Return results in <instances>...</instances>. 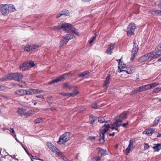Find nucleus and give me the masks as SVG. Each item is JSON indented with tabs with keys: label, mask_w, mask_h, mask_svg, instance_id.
<instances>
[{
	"label": "nucleus",
	"mask_w": 161,
	"mask_h": 161,
	"mask_svg": "<svg viewBox=\"0 0 161 161\" xmlns=\"http://www.w3.org/2000/svg\"><path fill=\"white\" fill-rule=\"evenodd\" d=\"M6 75L7 80H14L19 81H20L23 77V75L21 73H15L8 74Z\"/></svg>",
	"instance_id": "obj_1"
},
{
	"label": "nucleus",
	"mask_w": 161,
	"mask_h": 161,
	"mask_svg": "<svg viewBox=\"0 0 161 161\" xmlns=\"http://www.w3.org/2000/svg\"><path fill=\"white\" fill-rule=\"evenodd\" d=\"M70 132H66L60 136L57 143L59 144H64L70 139Z\"/></svg>",
	"instance_id": "obj_2"
},
{
	"label": "nucleus",
	"mask_w": 161,
	"mask_h": 161,
	"mask_svg": "<svg viewBox=\"0 0 161 161\" xmlns=\"http://www.w3.org/2000/svg\"><path fill=\"white\" fill-rule=\"evenodd\" d=\"M74 36V34L71 35L70 34H68L63 36L60 42L59 46L61 47L66 45L69 40L72 39Z\"/></svg>",
	"instance_id": "obj_3"
},
{
	"label": "nucleus",
	"mask_w": 161,
	"mask_h": 161,
	"mask_svg": "<svg viewBox=\"0 0 161 161\" xmlns=\"http://www.w3.org/2000/svg\"><path fill=\"white\" fill-rule=\"evenodd\" d=\"M35 65V64L33 61L29 60L23 63L20 65L19 67L21 69L24 71L33 67Z\"/></svg>",
	"instance_id": "obj_4"
},
{
	"label": "nucleus",
	"mask_w": 161,
	"mask_h": 161,
	"mask_svg": "<svg viewBox=\"0 0 161 161\" xmlns=\"http://www.w3.org/2000/svg\"><path fill=\"white\" fill-rule=\"evenodd\" d=\"M72 75V74H70V73L64 74L59 77H57L56 79L52 80L51 81L49 82L48 84H51L53 83L61 81L63 80H64L69 76H71Z\"/></svg>",
	"instance_id": "obj_5"
},
{
	"label": "nucleus",
	"mask_w": 161,
	"mask_h": 161,
	"mask_svg": "<svg viewBox=\"0 0 161 161\" xmlns=\"http://www.w3.org/2000/svg\"><path fill=\"white\" fill-rule=\"evenodd\" d=\"M136 26L134 23H131L128 26L127 29V33L128 36L134 35Z\"/></svg>",
	"instance_id": "obj_6"
},
{
	"label": "nucleus",
	"mask_w": 161,
	"mask_h": 161,
	"mask_svg": "<svg viewBox=\"0 0 161 161\" xmlns=\"http://www.w3.org/2000/svg\"><path fill=\"white\" fill-rule=\"evenodd\" d=\"M0 11L3 16H6L9 12L8 4H0Z\"/></svg>",
	"instance_id": "obj_7"
},
{
	"label": "nucleus",
	"mask_w": 161,
	"mask_h": 161,
	"mask_svg": "<svg viewBox=\"0 0 161 161\" xmlns=\"http://www.w3.org/2000/svg\"><path fill=\"white\" fill-rule=\"evenodd\" d=\"M133 43L134 45L132 51L131 57L130 58L131 60H133L134 58L137 54L139 49L138 44L136 43V41L135 40L134 41Z\"/></svg>",
	"instance_id": "obj_8"
},
{
	"label": "nucleus",
	"mask_w": 161,
	"mask_h": 161,
	"mask_svg": "<svg viewBox=\"0 0 161 161\" xmlns=\"http://www.w3.org/2000/svg\"><path fill=\"white\" fill-rule=\"evenodd\" d=\"M66 24L68 25H67V27H65V31L67 32L71 31L76 35L77 36L79 35V32L75 28L73 27L71 24L68 23H66Z\"/></svg>",
	"instance_id": "obj_9"
},
{
	"label": "nucleus",
	"mask_w": 161,
	"mask_h": 161,
	"mask_svg": "<svg viewBox=\"0 0 161 161\" xmlns=\"http://www.w3.org/2000/svg\"><path fill=\"white\" fill-rule=\"evenodd\" d=\"M67 24H66V23H62L60 26L58 25L53 26L52 27H51V30L52 31H59L61 29H62L64 31H65V27H67Z\"/></svg>",
	"instance_id": "obj_10"
},
{
	"label": "nucleus",
	"mask_w": 161,
	"mask_h": 161,
	"mask_svg": "<svg viewBox=\"0 0 161 161\" xmlns=\"http://www.w3.org/2000/svg\"><path fill=\"white\" fill-rule=\"evenodd\" d=\"M159 54H156V53L154 52L149 53L147 54L148 61H151L159 57Z\"/></svg>",
	"instance_id": "obj_11"
},
{
	"label": "nucleus",
	"mask_w": 161,
	"mask_h": 161,
	"mask_svg": "<svg viewBox=\"0 0 161 161\" xmlns=\"http://www.w3.org/2000/svg\"><path fill=\"white\" fill-rule=\"evenodd\" d=\"M108 130V129L104 128L102 130L101 132L99 133L100 138L99 140V141L101 143H103L104 142L105 134Z\"/></svg>",
	"instance_id": "obj_12"
},
{
	"label": "nucleus",
	"mask_w": 161,
	"mask_h": 161,
	"mask_svg": "<svg viewBox=\"0 0 161 161\" xmlns=\"http://www.w3.org/2000/svg\"><path fill=\"white\" fill-rule=\"evenodd\" d=\"M39 45H28L24 47V50L26 51H30L37 48L39 47Z\"/></svg>",
	"instance_id": "obj_13"
},
{
	"label": "nucleus",
	"mask_w": 161,
	"mask_h": 161,
	"mask_svg": "<svg viewBox=\"0 0 161 161\" xmlns=\"http://www.w3.org/2000/svg\"><path fill=\"white\" fill-rule=\"evenodd\" d=\"M47 145L52 152L56 153H58V149L54 146L51 142H47Z\"/></svg>",
	"instance_id": "obj_14"
},
{
	"label": "nucleus",
	"mask_w": 161,
	"mask_h": 161,
	"mask_svg": "<svg viewBox=\"0 0 161 161\" xmlns=\"http://www.w3.org/2000/svg\"><path fill=\"white\" fill-rule=\"evenodd\" d=\"M15 93L20 96H23L25 95H28V91L24 89H19L17 90L15 92Z\"/></svg>",
	"instance_id": "obj_15"
},
{
	"label": "nucleus",
	"mask_w": 161,
	"mask_h": 161,
	"mask_svg": "<svg viewBox=\"0 0 161 161\" xmlns=\"http://www.w3.org/2000/svg\"><path fill=\"white\" fill-rule=\"evenodd\" d=\"M149 13L153 15L161 16V11L156 9H150Z\"/></svg>",
	"instance_id": "obj_16"
},
{
	"label": "nucleus",
	"mask_w": 161,
	"mask_h": 161,
	"mask_svg": "<svg viewBox=\"0 0 161 161\" xmlns=\"http://www.w3.org/2000/svg\"><path fill=\"white\" fill-rule=\"evenodd\" d=\"M69 14V11L68 10L65 9L61 11L57 16V18H58L61 16L64 15V16L68 15Z\"/></svg>",
	"instance_id": "obj_17"
},
{
	"label": "nucleus",
	"mask_w": 161,
	"mask_h": 161,
	"mask_svg": "<svg viewBox=\"0 0 161 161\" xmlns=\"http://www.w3.org/2000/svg\"><path fill=\"white\" fill-rule=\"evenodd\" d=\"M155 130L154 129H146L143 132V134L148 136H151L154 132Z\"/></svg>",
	"instance_id": "obj_18"
},
{
	"label": "nucleus",
	"mask_w": 161,
	"mask_h": 161,
	"mask_svg": "<svg viewBox=\"0 0 161 161\" xmlns=\"http://www.w3.org/2000/svg\"><path fill=\"white\" fill-rule=\"evenodd\" d=\"M110 79V75H108L106 77V79L104 81V84L103 86V87L106 90L107 89L108 85L109 83V80Z\"/></svg>",
	"instance_id": "obj_19"
},
{
	"label": "nucleus",
	"mask_w": 161,
	"mask_h": 161,
	"mask_svg": "<svg viewBox=\"0 0 161 161\" xmlns=\"http://www.w3.org/2000/svg\"><path fill=\"white\" fill-rule=\"evenodd\" d=\"M89 73H90L88 71H84L79 74L78 76L79 77H86L89 76Z\"/></svg>",
	"instance_id": "obj_20"
},
{
	"label": "nucleus",
	"mask_w": 161,
	"mask_h": 161,
	"mask_svg": "<svg viewBox=\"0 0 161 161\" xmlns=\"http://www.w3.org/2000/svg\"><path fill=\"white\" fill-rule=\"evenodd\" d=\"M39 110L38 109H35L33 110H30L25 113V115L28 116H30V115L34 114L35 113H36L39 111Z\"/></svg>",
	"instance_id": "obj_21"
},
{
	"label": "nucleus",
	"mask_w": 161,
	"mask_h": 161,
	"mask_svg": "<svg viewBox=\"0 0 161 161\" xmlns=\"http://www.w3.org/2000/svg\"><path fill=\"white\" fill-rule=\"evenodd\" d=\"M154 145L153 148L155 151L158 152L161 149V143L155 144Z\"/></svg>",
	"instance_id": "obj_22"
},
{
	"label": "nucleus",
	"mask_w": 161,
	"mask_h": 161,
	"mask_svg": "<svg viewBox=\"0 0 161 161\" xmlns=\"http://www.w3.org/2000/svg\"><path fill=\"white\" fill-rule=\"evenodd\" d=\"M114 47V45L113 44H110L108 49L106 50V52L108 54H111Z\"/></svg>",
	"instance_id": "obj_23"
},
{
	"label": "nucleus",
	"mask_w": 161,
	"mask_h": 161,
	"mask_svg": "<svg viewBox=\"0 0 161 161\" xmlns=\"http://www.w3.org/2000/svg\"><path fill=\"white\" fill-rule=\"evenodd\" d=\"M127 114L128 112L126 111L120 114L119 116V118H120V119L122 120L126 119L127 117Z\"/></svg>",
	"instance_id": "obj_24"
},
{
	"label": "nucleus",
	"mask_w": 161,
	"mask_h": 161,
	"mask_svg": "<svg viewBox=\"0 0 161 161\" xmlns=\"http://www.w3.org/2000/svg\"><path fill=\"white\" fill-rule=\"evenodd\" d=\"M38 89H31L28 91V95H31L37 93Z\"/></svg>",
	"instance_id": "obj_25"
},
{
	"label": "nucleus",
	"mask_w": 161,
	"mask_h": 161,
	"mask_svg": "<svg viewBox=\"0 0 161 161\" xmlns=\"http://www.w3.org/2000/svg\"><path fill=\"white\" fill-rule=\"evenodd\" d=\"M122 122V120L121 119H117L113 123V125L114 126H116L117 127H119L121 125Z\"/></svg>",
	"instance_id": "obj_26"
},
{
	"label": "nucleus",
	"mask_w": 161,
	"mask_h": 161,
	"mask_svg": "<svg viewBox=\"0 0 161 161\" xmlns=\"http://www.w3.org/2000/svg\"><path fill=\"white\" fill-rule=\"evenodd\" d=\"M98 154H100L102 157L104 156L107 154V152L104 149L102 148H100L98 152Z\"/></svg>",
	"instance_id": "obj_27"
},
{
	"label": "nucleus",
	"mask_w": 161,
	"mask_h": 161,
	"mask_svg": "<svg viewBox=\"0 0 161 161\" xmlns=\"http://www.w3.org/2000/svg\"><path fill=\"white\" fill-rule=\"evenodd\" d=\"M139 60L140 62H144L146 61H148V60L147 54L139 58Z\"/></svg>",
	"instance_id": "obj_28"
},
{
	"label": "nucleus",
	"mask_w": 161,
	"mask_h": 161,
	"mask_svg": "<svg viewBox=\"0 0 161 161\" xmlns=\"http://www.w3.org/2000/svg\"><path fill=\"white\" fill-rule=\"evenodd\" d=\"M119 66L118 68L119 69H123L125 68L126 65L124 64H123V63L120 60H119ZM119 61V60H118Z\"/></svg>",
	"instance_id": "obj_29"
},
{
	"label": "nucleus",
	"mask_w": 161,
	"mask_h": 161,
	"mask_svg": "<svg viewBox=\"0 0 161 161\" xmlns=\"http://www.w3.org/2000/svg\"><path fill=\"white\" fill-rule=\"evenodd\" d=\"M78 93V92L76 90H75L72 92L69 93V97H74L77 95Z\"/></svg>",
	"instance_id": "obj_30"
},
{
	"label": "nucleus",
	"mask_w": 161,
	"mask_h": 161,
	"mask_svg": "<svg viewBox=\"0 0 161 161\" xmlns=\"http://www.w3.org/2000/svg\"><path fill=\"white\" fill-rule=\"evenodd\" d=\"M8 7L9 11L14 12L16 10L15 8L13 5L12 4L8 5Z\"/></svg>",
	"instance_id": "obj_31"
},
{
	"label": "nucleus",
	"mask_w": 161,
	"mask_h": 161,
	"mask_svg": "<svg viewBox=\"0 0 161 161\" xmlns=\"http://www.w3.org/2000/svg\"><path fill=\"white\" fill-rule=\"evenodd\" d=\"M142 86L144 91L146 90H148L151 88V87H150V86L149 84L143 85Z\"/></svg>",
	"instance_id": "obj_32"
},
{
	"label": "nucleus",
	"mask_w": 161,
	"mask_h": 161,
	"mask_svg": "<svg viewBox=\"0 0 161 161\" xmlns=\"http://www.w3.org/2000/svg\"><path fill=\"white\" fill-rule=\"evenodd\" d=\"M160 118L161 117L160 116H158L155 118L153 122V125H154L156 126L158 125Z\"/></svg>",
	"instance_id": "obj_33"
},
{
	"label": "nucleus",
	"mask_w": 161,
	"mask_h": 161,
	"mask_svg": "<svg viewBox=\"0 0 161 161\" xmlns=\"http://www.w3.org/2000/svg\"><path fill=\"white\" fill-rule=\"evenodd\" d=\"M43 119L41 117L38 118L35 120V123L36 124L40 123L43 121Z\"/></svg>",
	"instance_id": "obj_34"
},
{
	"label": "nucleus",
	"mask_w": 161,
	"mask_h": 161,
	"mask_svg": "<svg viewBox=\"0 0 161 161\" xmlns=\"http://www.w3.org/2000/svg\"><path fill=\"white\" fill-rule=\"evenodd\" d=\"M99 117L98 118V120L99 122L101 123H103L104 122H105V119L104 117Z\"/></svg>",
	"instance_id": "obj_35"
},
{
	"label": "nucleus",
	"mask_w": 161,
	"mask_h": 161,
	"mask_svg": "<svg viewBox=\"0 0 161 161\" xmlns=\"http://www.w3.org/2000/svg\"><path fill=\"white\" fill-rule=\"evenodd\" d=\"M69 82L65 83H64L62 86V88H65L68 87L69 89L70 88V87L69 86Z\"/></svg>",
	"instance_id": "obj_36"
},
{
	"label": "nucleus",
	"mask_w": 161,
	"mask_h": 161,
	"mask_svg": "<svg viewBox=\"0 0 161 161\" xmlns=\"http://www.w3.org/2000/svg\"><path fill=\"white\" fill-rule=\"evenodd\" d=\"M135 143V141L134 140L132 139L130 140V143L129 145L131 147H134L133 145Z\"/></svg>",
	"instance_id": "obj_37"
},
{
	"label": "nucleus",
	"mask_w": 161,
	"mask_h": 161,
	"mask_svg": "<svg viewBox=\"0 0 161 161\" xmlns=\"http://www.w3.org/2000/svg\"><path fill=\"white\" fill-rule=\"evenodd\" d=\"M91 107L92 108L97 109L98 108V105L96 103H95L92 104Z\"/></svg>",
	"instance_id": "obj_38"
},
{
	"label": "nucleus",
	"mask_w": 161,
	"mask_h": 161,
	"mask_svg": "<svg viewBox=\"0 0 161 161\" xmlns=\"http://www.w3.org/2000/svg\"><path fill=\"white\" fill-rule=\"evenodd\" d=\"M131 147V146H130L129 145H128V146L126 148V150H125L126 154H128V153H130V151L131 149L130 148Z\"/></svg>",
	"instance_id": "obj_39"
},
{
	"label": "nucleus",
	"mask_w": 161,
	"mask_h": 161,
	"mask_svg": "<svg viewBox=\"0 0 161 161\" xmlns=\"http://www.w3.org/2000/svg\"><path fill=\"white\" fill-rule=\"evenodd\" d=\"M122 71H124L125 72H126V73H127L128 74H130L132 73V72L131 71L129 70L128 69H127V70H122L121 69H120L119 72H121Z\"/></svg>",
	"instance_id": "obj_40"
},
{
	"label": "nucleus",
	"mask_w": 161,
	"mask_h": 161,
	"mask_svg": "<svg viewBox=\"0 0 161 161\" xmlns=\"http://www.w3.org/2000/svg\"><path fill=\"white\" fill-rule=\"evenodd\" d=\"M7 80L6 75L0 79V82H2Z\"/></svg>",
	"instance_id": "obj_41"
},
{
	"label": "nucleus",
	"mask_w": 161,
	"mask_h": 161,
	"mask_svg": "<svg viewBox=\"0 0 161 161\" xmlns=\"http://www.w3.org/2000/svg\"><path fill=\"white\" fill-rule=\"evenodd\" d=\"M160 90V88L159 87H157L156 88L154 89L153 91V93H156L157 92H159Z\"/></svg>",
	"instance_id": "obj_42"
},
{
	"label": "nucleus",
	"mask_w": 161,
	"mask_h": 161,
	"mask_svg": "<svg viewBox=\"0 0 161 161\" xmlns=\"http://www.w3.org/2000/svg\"><path fill=\"white\" fill-rule=\"evenodd\" d=\"M149 85H150V87H151L152 88L158 85V84L156 83H153L151 84H149Z\"/></svg>",
	"instance_id": "obj_43"
},
{
	"label": "nucleus",
	"mask_w": 161,
	"mask_h": 161,
	"mask_svg": "<svg viewBox=\"0 0 161 161\" xmlns=\"http://www.w3.org/2000/svg\"><path fill=\"white\" fill-rule=\"evenodd\" d=\"M150 147L149 146L148 144L147 143H144V149L145 150H146Z\"/></svg>",
	"instance_id": "obj_44"
},
{
	"label": "nucleus",
	"mask_w": 161,
	"mask_h": 161,
	"mask_svg": "<svg viewBox=\"0 0 161 161\" xmlns=\"http://www.w3.org/2000/svg\"><path fill=\"white\" fill-rule=\"evenodd\" d=\"M96 36H93L92 39H90V41H89V43L90 44H91L96 39Z\"/></svg>",
	"instance_id": "obj_45"
},
{
	"label": "nucleus",
	"mask_w": 161,
	"mask_h": 161,
	"mask_svg": "<svg viewBox=\"0 0 161 161\" xmlns=\"http://www.w3.org/2000/svg\"><path fill=\"white\" fill-rule=\"evenodd\" d=\"M36 97L37 98L43 99V98H44V95L40 94L36 96Z\"/></svg>",
	"instance_id": "obj_46"
},
{
	"label": "nucleus",
	"mask_w": 161,
	"mask_h": 161,
	"mask_svg": "<svg viewBox=\"0 0 161 161\" xmlns=\"http://www.w3.org/2000/svg\"><path fill=\"white\" fill-rule=\"evenodd\" d=\"M138 90L139 91V92H142L144 91H143V88L142 86L139 87L138 88Z\"/></svg>",
	"instance_id": "obj_47"
},
{
	"label": "nucleus",
	"mask_w": 161,
	"mask_h": 161,
	"mask_svg": "<svg viewBox=\"0 0 161 161\" xmlns=\"http://www.w3.org/2000/svg\"><path fill=\"white\" fill-rule=\"evenodd\" d=\"M91 118H92V119L91 120V123L92 124H93L95 122V121L96 120V118L95 117H93Z\"/></svg>",
	"instance_id": "obj_48"
},
{
	"label": "nucleus",
	"mask_w": 161,
	"mask_h": 161,
	"mask_svg": "<svg viewBox=\"0 0 161 161\" xmlns=\"http://www.w3.org/2000/svg\"><path fill=\"white\" fill-rule=\"evenodd\" d=\"M133 92L134 94H137L138 92H139V91L138 90V88H137L136 89H135V90H134L133 91Z\"/></svg>",
	"instance_id": "obj_49"
},
{
	"label": "nucleus",
	"mask_w": 161,
	"mask_h": 161,
	"mask_svg": "<svg viewBox=\"0 0 161 161\" xmlns=\"http://www.w3.org/2000/svg\"><path fill=\"white\" fill-rule=\"evenodd\" d=\"M157 50H158V51H161V42L157 46Z\"/></svg>",
	"instance_id": "obj_50"
},
{
	"label": "nucleus",
	"mask_w": 161,
	"mask_h": 161,
	"mask_svg": "<svg viewBox=\"0 0 161 161\" xmlns=\"http://www.w3.org/2000/svg\"><path fill=\"white\" fill-rule=\"evenodd\" d=\"M69 93H64L63 94V96H67V97H69Z\"/></svg>",
	"instance_id": "obj_51"
},
{
	"label": "nucleus",
	"mask_w": 161,
	"mask_h": 161,
	"mask_svg": "<svg viewBox=\"0 0 161 161\" xmlns=\"http://www.w3.org/2000/svg\"><path fill=\"white\" fill-rule=\"evenodd\" d=\"M10 131L14 135V129L13 128H10Z\"/></svg>",
	"instance_id": "obj_52"
},
{
	"label": "nucleus",
	"mask_w": 161,
	"mask_h": 161,
	"mask_svg": "<svg viewBox=\"0 0 161 161\" xmlns=\"http://www.w3.org/2000/svg\"><path fill=\"white\" fill-rule=\"evenodd\" d=\"M47 99H48V100H47V101L48 103H49L48 101L52 100V99H53V98L51 96V97H47Z\"/></svg>",
	"instance_id": "obj_53"
},
{
	"label": "nucleus",
	"mask_w": 161,
	"mask_h": 161,
	"mask_svg": "<svg viewBox=\"0 0 161 161\" xmlns=\"http://www.w3.org/2000/svg\"><path fill=\"white\" fill-rule=\"evenodd\" d=\"M62 158L64 161H66L68 159L66 157H64V156H63L62 157Z\"/></svg>",
	"instance_id": "obj_54"
},
{
	"label": "nucleus",
	"mask_w": 161,
	"mask_h": 161,
	"mask_svg": "<svg viewBox=\"0 0 161 161\" xmlns=\"http://www.w3.org/2000/svg\"><path fill=\"white\" fill-rule=\"evenodd\" d=\"M21 146H22V147L24 148V149L25 150V151L26 153H27V154H28V155H29L30 154H29V152L26 150L25 148L23 146V145Z\"/></svg>",
	"instance_id": "obj_55"
},
{
	"label": "nucleus",
	"mask_w": 161,
	"mask_h": 161,
	"mask_svg": "<svg viewBox=\"0 0 161 161\" xmlns=\"http://www.w3.org/2000/svg\"><path fill=\"white\" fill-rule=\"evenodd\" d=\"M100 159V158L99 157H97L95 158L96 161H99Z\"/></svg>",
	"instance_id": "obj_56"
},
{
	"label": "nucleus",
	"mask_w": 161,
	"mask_h": 161,
	"mask_svg": "<svg viewBox=\"0 0 161 161\" xmlns=\"http://www.w3.org/2000/svg\"><path fill=\"white\" fill-rule=\"evenodd\" d=\"M104 127H106V129H108V128L109 127V125L108 124H105L104 125Z\"/></svg>",
	"instance_id": "obj_57"
},
{
	"label": "nucleus",
	"mask_w": 161,
	"mask_h": 161,
	"mask_svg": "<svg viewBox=\"0 0 161 161\" xmlns=\"http://www.w3.org/2000/svg\"><path fill=\"white\" fill-rule=\"evenodd\" d=\"M37 92H38L37 93H42L43 92V91L42 90L38 89Z\"/></svg>",
	"instance_id": "obj_58"
},
{
	"label": "nucleus",
	"mask_w": 161,
	"mask_h": 161,
	"mask_svg": "<svg viewBox=\"0 0 161 161\" xmlns=\"http://www.w3.org/2000/svg\"><path fill=\"white\" fill-rule=\"evenodd\" d=\"M128 124V123H124V124H122V126L123 127H125V126L127 125Z\"/></svg>",
	"instance_id": "obj_59"
},
{
	"label": "nucleus",
	"mask_w": 161,
	"mask_h": 161,
	"mask_svg": "<svg viewBox=\"0 0 161 161\" xmlns=\"http://www.w3.org/2000/svg\"><path fill=\"white\" fill-rule=\"evenodd\" d=\"M115 134V133L114 132H113L112 133L109 134V136H113Z\"/></svg>",
	"instance_id": "obj_60"
},
{
	"label": "nucleus",
	"mask_w": 161,
	"mask_h": 161,
	"mask_svg": "<svg viewBox=\"0 0 161 161\" xmlns=\"http://www.w3.org/2000/svg\"><path fill=\"white\" fill-rule=\"evenodd\" d=\"M158 6L159 8L161 9V2H159Z\"/></svg>",
	"instance_id": "obj_61"
},
{
	"label": "nucleus",
	"mask_w": 161,
	"mask_h": 161,
	"mask_svg": "<svg viewBox=\"0 0 161 161\" xmlns=\"http://www.w3.org/2000/svg\"><path fill=\"white\" fill-rule=\"evenodd\" d=\"M95 137H91V138H89V139L90 140L92 141V140H93L94 139H95Z\"/></svg>",
	"instance_id": "obj_62"
},
{
	"label": "nucleus",
	"mask_w": 161,
	"mask_h": 161,
	"mask_svg": "<svg viewBox=\"0 0 161 161\" xmlns=\"http://www.w3.org/2000/svg\"><path fill=\"white\" fill-rule=\"evenodd\" d=\"M157 137H161V134L158 133L157 135Z\"/></svg>",
	"instance_id": "obj_63"
},
{
	"label": "nucleus",
	"mask_w": 161,
	"mask_h": 161,
	"mask_svg": "<svg viewBox=\"0 0 161 161\" xmlns=\"http://www.w3.org/2000/svg\"><path fill=\"white\" fill-rule=\"evenodd\" d=\"M16 140L17 142L20 143V144L21 145H22V143L19 141L17 139H16Z\"/></svg>",
	"instance_id": "obj_64"
}]
</instances>
